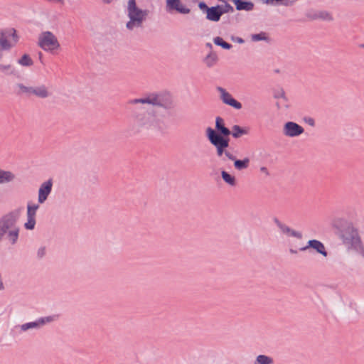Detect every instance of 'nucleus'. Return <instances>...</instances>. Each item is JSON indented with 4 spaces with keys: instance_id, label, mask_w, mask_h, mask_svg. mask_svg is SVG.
<instances>
[{
    "instance_id": "obj_29",
    "label": "nucleus",
    "mask_w": 364,
    "mask_h": 364,
    "mask_svg": "<svg viewBox=\"0 0 364 364\" xmlns=\"http://www.w3.org/2000/svg\"><path fill=\"white\" fill-rule=\"evenodd\" d=\"M277 106L279 108L288 107V105L287 104V98L283 94L278 98Z\"/></svg>"
},
{
    "instance_id": "obj_21",
    "label": "nucleus",
    "mask_w": 364,
    "mask_h": 364,
    "mask_svg": "<svg viewBox=\"0 0 364 364\" xmlns=\"http://www.w3.org/2000/svg\"><path fill=\"white\" fill-rule=\"evenodd\" d=\"M221 177L224 182L230 186H235L237 180L235 176L230 174L225 171H221Z\"/></svg>"
},
{
    "instance_id": "obj_2",
    "label": "nucleus",
    "mask_w": 364,
    "mask_h": 364,
    "mask_svg": "<svg viewBox=\"0 0 364 364\" xmlns=\"http://www.w3.org/2000/svg\"><path fill=\"white\" fill-rule=\"evenodd\" d=\"M16 223V216L12 213L4 216L0 220V242L6 235V238L11 244L16 242L19 229Z\"/></svg>"
},
{
    "instance_id": "obj_12",
    "label": "nucleus",
    "mask_w": 364,
    "mask_h": 364,
    "mask_svg": "<svg viewBox=\"0 0 364 364\" xmlns=\"http://www.w3.org/2000/svg\"><path fill=\"white\" fill-rule=\"evenodd\" d=\"M166 11L171 12L176 11L180 14H187L190 13V9L184 6L181 0H166Z\"/></svg>"
},
{
    "instance_id": "obj_23",
    "label": "nucleus",
    "mask_w": 364,
    "mask_h": 364,
    "mask_svg": "<svg viewBox=\"0 0 364 364\" xmlns=\"http://www.w3.org/2000/svg\"><path fill=\"white\" fill-rule=\"evenodd\" d=\"M234 3L237 10L250 11L254 6L252 3L244 1L242 0H234Z\"/></svg>"
},
{
    "instance_id": "obj_17",
    "label": "nucleus",
    "mask_w": 364,
    "mask_h": 364,
    "mask_svg": "<svg viewBox=\"0 0 364 364\" xmlns=\"http://www.w3.org/2000/svg\"><path fill=\"white\" fill-rule=\"evenodd\" d=\"M217 133L225 138H228L230 135V130L225 127L224 119L220 117H217L215 119V129Z\"/></svg>"
},
{
    "instance_id": "obj_27",
    "label": "nucleus",
    "mask_w": 364,
    "mask_h": 364,
    "mask_svg": "<svg viewBox=\"0 0 364 364\" xmlns=\"http://www.w3.org/2000/svg\"><path fill=\"white\" fill-rule=\"evenodd\" d=\"M218 61V56L215 53H210L205 59V63L208 67L213 66Z\"/></svg>"
},
{
    "instance_id": "obj_5",
    "label": "nucleus",
    "mask_w": 364,
    "mask_h": 364,
    "mask_svg": "<svg viewBox=\"0 0 364 364\" xmlns=\"http://www.w3.org/2000/svg\"><path fill=\"white\" fill-rule=\"evenodd\" d=\"M342 238L344 244L364 256V247L358 230L353 226H348L343 232Z\"/></svg>"
},
{
    "instance_id": "obj_10",
    "label": "nucleus",
    "mask_w": 364,
    "mask_h": 364,
    "mask_svg": "<svg viewBox=\"0 0 364 364\" xmlns=\"http://www.w3.org/2000/svg\"><path fill=\"white\" fill-rule=\"evenodd\" d=\"M304 132V128L296 122H288L284 124L283 134L289 137H296Z\"/></svg>"
},
{
    "instance_id": "obj_36",
    "label": "nucleus",
    "mask_w": 364,
    "mask_h": 364,
    "mask_svg": "<svg viewBox=\"0 0 364 364\" xmlns=\"http://www.w3.org/2000/svg\"><path fill=\"white\" fill-rule=\"evenodd\" d=\"M260 171L266 175L269 174L268 169L264 166L260 168Z\"/></svg>"
},
{
    "instance_id": "obj_30",
    "label": "nucleus",
    "mask_w": 364,
    "mask_h": 364,
    "mask_svg": "<svg viewBox=\"0 0 364 364\" xmlns=\"http://www.w3.org/2000/svg\"><path fill=\"white\" fill-rule=\"evenodd\" d=\"M318 16L323 20H331V15L326 11H321L318 14Z\"/></svg>"
},
{
    "instance_id": "obj_37",
    "label": "nucleus",
    "mask_w": 364,
    "mask_h": 364,
    "mask_svg": "<svg viewBox=\"0 0 364 364\" xmlns=\"http://www.w3.org/2000/svg\"><path fill=\"white\" fill-rule=\"evenodd\" d=\"M289 251H290V252L291 254H296L297 253V251L294 250V249H292V248H290Z\"/></svg>"
},
{
    "instance_id": "obj_22",
    "label": "nucleus",
    "mask_w": 364,
    "mask_h": 364,
    "mask_svg": "<svg viewBox=\"0 0 364 364\" xmlns=\"http://www.w3.org/2000/svg\"><path fill=\"white\" fill-rule=\"evenodd\" d=\"M277 224L279 228L280 229V230L283 233L287 234V235H291V236H294V237H296L298 238H301V234L300 232L291 230L289 227H287V225L281 223L280 222H279L277 220Z\"/></svg>"
},
{
    "instance_id": "obj_40",
    "label": "nucleus",
    "mask_w": 364,
    "mask_h": 364,
    "mask_svg": "<svg viewBox=\"0 0 364 364\" xmlns=\"http://www.w3.org/2000/svg\"><path fill=\"white\" fill-rule=\"evenodd\" d=\"M208 47H212V46L210 43H208Z\"/></svg>"
},
{
    "instance_id": "obj_25",
    "label": "nucleus",
    "mask_w": 364,
    "mask_h": 364,
    "mask_svg": "<svg viewBox=\"0 0 364 364\" xmlns=\"http://www.w3.org/2000/svg\"><path fill=\"white\" fill-rule=\"evenodd\" d=\"M274 360L272 358L265 355H259L256 358L255 362L254 364H273Z\"/></svg>"
},
{
    "instance_id": "obj_18",
    "label": "nucleus",
    "mask_w": 364,
    "mask_h": 364,
    "mask_svg": "<svg viewBox=\"0 0 364 364\" xmlns=\"http://www.w3.org/2000/svg\"><path fill=\"white\" fill-rule=\"evenodd\" d=\"M129 105H135L137 103L141 104H149V105H158L159 104V100L156 95L152 94L144 98L141 99H133L130 100L128 102Z\"/></svg>"
},
{
    "instance_id": "obj_15",
    "label": "nucleus",
    "mask_w": 364,
    "mask_h": 364,
    "mask_svg": "<svg viewBox=\"0 0 364 364\" xmlns=\"http://www.w3.org/2000/svg\"><path fill=\"white\" fill-rule=\"evenodd\" d=\"M56 316H50L44 318H41L38 320L34 321V322H29L26 323L21 326V329L23 331H26L30 328H38L41 326H43L44 324L47 323H50L55 320Z\"/></svg>"
},
{
    "instance_id": "obj_14",
    "label": "nucleus",
    "mask_w": 364,
    "mask_h": 364,
    "mask_svg": "<svg viewBox=\"0 0 364 364\" xmlns=\"http://www.w3.org/2000/svg\"><path fill=\"white\" fill-rule=\"evenodd\" d=\"M53 186L52 180H48L43 183L38 190V200L40 203H43L48 195L50 193Z\"/></svg>"
},
{
    "instance_id": "obj_39",
    "label": "nucleus",
    "mask_w": 364,
    "mask_h": 364,
    "mask_svg": "<svg viewBox=\"0 0 364 364\" xmlns=\"http://www.w3.org/2000/svg\"><path fill=\"white\" fill-rule=\"evenodd\" d=\"M309 124L313 125L314 124V121L311 119V122H309Z\"/></svg>"
},
{
    "instance_id": "obj_4",
    "label": "nucleus",
    "mask_w": 364,
    "mask_h": 364,
    "mask_svg": "<svg viewBox=\"0 0 364 364\" xmlns=\"http://www.w3.org/2000/svg\"><path fill=\"white\" fill-rule=\"evenodd\" d=\"M127 12L129 21L127 23V28L129 30L141 26L149 13L147 10L138 8L135 0H129Z\"/></svg>"
},
{
    "instance_id": "obj_11",
    "label": "nucleus",
    "mask_w": 364,
    "mask_h": 364,
    "mask_svg": "<svg viewBox=\"0 0 364 364\" xmlns=\"http://www.w3.org/2000/svg\"><path fill=\"white\" fill-rule=\"evenodd\" d=\"M39 205L36 204H30L27 205V222L24 227L27 230H33L36 225V214Z\"/></svg>"
},
{
    "instance_id": "obj_20",
    "label": "nucleus",
    "mask_w": 364,
    "mask_h": 364,
    "mask_svg": "<svg viewBox=\"0 0 364 364\" xmlns=\"http://www.w3.org/2000/svg\"><path fill=\"white\" fill-rule=\"evenodd\" d=\"M16 178V175L9 171L0 168V184L10 183Z\"/></svg>"
},
{
    "instance_id": "obj_19",
    "label": "nucleus",
    "mask_w": 364,
    "mask_h": 364,
    "mask_svg": "<svg viewBox=\"0 0 364 364\" xmlns=\"http://www.w3.org/2000/svg\"><path fill=\"white\" fill-rule=\"evenodd\" d=\"M250 133V128L248 127H242L239 125H234L232 127L231 134L232 136L235 139L240 138L243 135H247Z\"/></svg>"
},
{
    "instance_id": "obj_7",
    "label": "nucleus",
    "mask_w": 364,
    "mask_h": 364,
    "mask_svg": "<svg viewBox=\"0 0 364 364\" xmlns=\"http://www.w3.org/2000/svg\"><path fill=\"white\" fill-rule=\"evenodd\" d=\"M154 121V115L146 110L134 112L133 114L134 124L139 127H150Z\"/></svg>"
},
{
    "instance_id": "obj_8",
    "label": "nucleus",
    "mask_w": 364,
    "mask_h": 364,
    "mask_svg": "<svg viewBox=\"0 0 364 364\" xmlns=\"http://www.w3.org/2000/svg\"><path fill=\"white\" fill-rule=\"evenodd\" d=\"M232 10V7L229 4H225V6H212L210 7L206 12V18L209 21L217 22L220 20L221 16L223 14Z\"/></svg>"
},
{
    "instance_id": "obj_32",
    "label": "nucleus",
    "mask_w": 364,
    "mask_h": 364,
    "mask_svg": "<svg viewBox=\"0 0 364 364\" xmlns=\"http://www.w3.org/2000/svg\"><path fill=\"white\" fill-rule=\"evenodd\" d=\"M46 254V249L44 247H41L38 250V257H43Z\"/></svg>"
},
{
    "instance_id": "obj_28",
    "label": "nucleus",
    "mask_w": 364,
    "mask_h": 364,
    "mask_svg": "<svg viewBox=\"0 0 364 364\" xmlns=\"http://www.w3.org/2000/svg\"><path fill=\"white\" fill-rule=\"evenodd\" d=\"M213 42L215 45L221 46L224 49L228 50L232 48V46L230 43L224 41L222 38L218 36L213 38Z\"/></svg>"
},
{
    "instance_id": "obj_38",
    "label": "nucleus",
    "mask_w": 364,
    "mask_h": 364,
    "mask_svg": "<svg viewBox=\"0 0 364 364\" xmlns=\"http://www.w3.org/2000/svg\"><path fill=\"white\" fill-rule=\"evenodd\" d=\"M103 3L105 4H110L112 0H102Z\"/></svg>"
},
{
    "instance_id": "obj_3",
    "label": "nucleus",
    "mask_w": 364,
    "mask_h": 364,
    "mask_svg": "<svg viewBox=\"0 0 364 364\" xmlns=\"http://www.w3.org/2000/svg\"><path fill=\"white\" fill-rule=\"evenodd\" d=\"M38 46L45 52L52 55L61 50V45L58 37L51 31L41 32L38 37Z\"/></svg>"
},
{
    "instance_id": "obj_31",
    "label": "nucleus",
    "mask_w": 364,
    "mask_h": 364,
    "mask_svg": "<svg viewBox=\"0 0 364 364\" xmlns=\"http://www.w3.org/2000/svg\"><path fill=\"white\" fill-rule=\"evenodd\" d=\"M264 4H277L279 2H282L284 0H261Z\"/></svg>"
},
{
    "instance_id": "obj_34",
    "label": "nucleus",
    "mask_w": 364,
    "mask_h": 364,
    "mask_svg": "<svg viewBox=\"0 0 364 364\" xmlns=\"http://www.w3.org/2000/svg\"><path fill=\"white\" fill-rule=\"evenodd\" d=\"M263 38L262 37L261 34H255L252 36V40L254 41H260L262 40Z\"/></svg>"
},
{
    "instance_id": "obj_24",
    "label": "nucleus",
    "mask_w": 364,
    "mask_h": 364,
    "mask_svg": "<svg viewBox=\"0 0 364 364\" xmlns=\"http://www.w3.org/2000/svg\"><path fill=\"white\" fill-rule=\"evenodd\" d=\"M234 162V166L237 170H242L245 169L249 166L250 159L248 158H245L242 160L237 159L235 158Z\"/></svg>"
},
{
    "instance_id": "obj_35",
    "label": "nucleus",
    "mask_w": 364,
    "mask_h": 364,
    "mask_svg": "<svg viewBox=\"0 0 364 364\" xmlns=\"http://www.w3.org/2000/svg\"><path fill=\"white\" fill-rule=\"evenodd\" d=\"M232 40L234 41H236L238 43H244L243 39H242L241 38H239V37L232 38Z\"/></svg>"
},
{
    "instance_id": "obj_26",
    "label": "nucleus",
    "mask_w": 364,
    "mask_h": 364,
    "mask_svg": "<svg viewBox=\"0 0 364 364\" xmlns=\"http://www.w3.org/2000/svg\"><path fill=\"white\" fill-rule=\"evenodd\" d=\"M18 63L21 66H31L33 61L28 54H24L20 59L18 60Z\"/></svg>"
},
{
    "instance_id": "obj_6",
    "label": "nucleus",
    "mask_w": 364,
    "mask_h": 364,
    "mask_svg": "<svg viewBox=\"0 0 364 364\" xmlns=\"http://www.w3.org/2000/svg\"><path fill=\"white\" fill-rule=\"evenodd\" d=\"M17 93L28 97H36L38 98H46L50 96L48 87L44 85L33 86L18 83L16 85Z\"/></svg>"
},
{
    "instance_id": "obj_1",
    "label": "nucleus",
    "mask_w": 364,
    "mask_h": 364,
    "mask_svg": "<svg viewBox=\"0 0 364 364\" xmlns=\"http://www.w3.org/2000/svg\"><path fill=\"white\" fill-rule=\"evenodd\" d=\"M205 134L210 143L215 148L218 157L220 158L222 161H225V159L232 161H235L236 156L228 149V138L222 136L211 127L206 129Z\"/></svg>"
},
{
    "instance_id": "obj_9",
    "label": "nucleus",
    "mask_w": 364,
    "mask_h": 364,
    "mask_svg": "<svg viewBox=\"0 0 364 364\" xmlns=\"http://www.w3.org/2000/svg\"><path fill=\"white\" fill-rule=\"evenodd\" d=\"M217 90L220 95V99L222 102L236 109H240L242 108V104L237 101L232 97L230 93H229L225 89L218 87Z\"/></svg>"
},
{
    "instance_id": "obj_16",
    "label": "nucleus",
    "mask_w": 364,
    "mask_h": 364,
    "mask_svg": "<svg viewBox=\"0 0 364 364\" xmlns=\"http://www.w3.org/2000/svg\"><path fill=\"white\" fill-rule=\"evenodd\" d=\"M9 37L10 40H8L6 38H0V46L2 49L8 50L14 46L18 41V36L14 29L10 31Z\"/></svg>"
},
{
    "instance_id": "obj_33",
    "label": "nucleus",
    "mask_w": 364,
    "mask_h": 364,
    "mask_svg": "<svg viewBox=\"0 0 364 364\" xmlns=\"http://www.w3.org/2000/svg\"><path fill=\"white\" fill-rule=\"evenodd\" d=\"M198 6L201 10L205 11L206 12L208 11V9L210 8L208 7L204 2H200Z\"/></svg>"
},
{
    "instance_id": "obj_13",
    "label": "nucleus",
    "mask_w": 364,
    "mask_h": 364,
    "mask_svg": "<svg viewBox=\"0 0 364 364\" xmlns=\"http://www.w3.org/2000/svg\"><path fill=\"white\" fill-rule=\"evenodd\" d=\"M309 248L314 249L316 252L322 255L324 257L327 256V252L324 245L317 240H309L306 246L299 248L300 251H306Z\"/></svg>"
}]
</instances>
